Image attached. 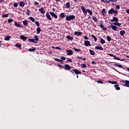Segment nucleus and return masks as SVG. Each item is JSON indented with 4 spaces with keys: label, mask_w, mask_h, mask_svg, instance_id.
Returning <instances> with one entry per match:
<instances>
[{
    "label": "nucleus",
    "mask_w": 129,
    "mask_h": 129,
    "mask_svg": "<svg viewBox=\"0 0 129 129\" xmlns=\"http://www.w3.org/2000/svg\"><path fill=\"white\" fill-rule=\"evenodd\" d=\"M109 15H112L114 14L115 15V17H116V15L118 14L117 10H114V9L111 8L110 10H109L108 13Z\"/></svg>",
    "instance_id": "f257e3e1"
},
{
    "label": "nucleus",
    "mask_w": 129,
    "mask_h": 129,
    "mask_svg": "<svg viewBox=\"0 0 129 129\" xmlns=\"http://www.w3.org/2000/svg\"><path fill=\"white\" fill-rule=\"evenodd\" d=\"M120 82L123 86H125V87H129V81L121 80Z\"/></svg>",
    "instance_id": "f03ea898"
},
{
    "label": "nucleus",
    "mask_w": 129,
    "mask_h": 129,
    "mask_svg": "<svg viewBox=\"0 0 129 129\" xmlns=\"http://www.w3.org/2000/svg\"><path fill=\"white\" fill-rule=\"evenodd\" d=\"M66 19L67 21H68V22H70V21L75 20V16L74 15L67 16Z\"/></svg>",
    "instance_id": "7ed1b4c3"
},
{
    "label": "nucleus",
    "mask_w": 129,
    "mask_h": 129,
    "mask_svg": "<svg viewBox=\"0 0 129 129\" xmlns=\"http://www.w3.org/2000/svg\"><path fill=\"white\" fill-rule=\"evenodd\" d=\"M60 59H58L57 58H54L55 61H57V62H63V60H66V58L64 56H62L60 57Z\"/></svg>",
    "instance_id": "20e7f679"
},
{
    "label": "nucleus",
    "mask_w": 129,
    "mask_h": 129,
    "mask_svg": "<svg viewBox=\"0 0 129 129\" xmlns=\"http://www.w3.org/2000/svg\"><path fill=\"white\" fill-rule=\"evenodd\" d=\"M108 55H109V56H110V57H114V59L115 60H120V58L116 57V56H115L111 53H108Z\"/></svg>",
    "instance_id": "39448f33"
},
{
    "label": "nucleus",
    "mask_w": 129,
    "mask_h": 129,
    "mask_svg": "<svg viewBox=\"0 0 129 129\" xmlns=\"http://www.w3.org/2000/svg\"><path fill=\"white\" fill-rule=\"evenodd\" d=\"M81 10L83 11V12L84 13V15L85 16H86V15H87V10H86V9H85V8H84V7H83V6H82Z\"/></svg>",
    "instance_id": "423d86ee"
},
{
    "label": "nucleus",
    "mask_w": 129,
    "mask_h": 129,
    "mask_svg": "<svg viewBox=\"0 0 129 129\" xmlns=\"http://www.w3.org/2000/svg\"><path fill=\"white\" fill-rule=\"evenodd\" d=\"M84 44L86 47L90 46H91V44H90V42L88 40L85 41Z\"/></svg>",
    "instance_id": "0eeeda50"
},
{
    "label": "nucleus",
    "mask_w": 129,
    "mask_h": 129,
    "mask_svg": "<svg viewBox=\"0 0 129 129\" xmlns=\"http://www.w3.org/2000/svg\"><path fill=\"white\" fill-rule=\"evenodd\" d=\"M49 14L50 15H51V16H52V17H53L55 19H57V18H58L57 15L54 13V12H50Z\"/></svg>",
    "instance_id": "6e6552de"
},
{
    "label": "nucleus",
    "mask_w": 129,
    "mask_h": 129,
    "mask_svg": "<svg viewBox=\"0 0 129 129\" xmlns=\"http://www.w3.org/2000/svg\"><path fill=\"white\" fill-rule=\"evenodd\" d=\"M73 71L75 73V74H81V72L79 71V70L77 69H74L73 70Z\"/></svg>",
    "instance_id": "1a4fd4ad"
},
{
    "label": "nucleus",
    "mask_w": 129,
    "mask_h": 129,
    "mask_svg": "<svg viewBox=\"0 0 129 129\" xmlns=\"http://www.w3.org/2000/svg\"><path fill=\"white\" fill-rule=\"evenodd\" d=\"M111 23H113V22H118V18L117 17H113V19L110 20Z\"/></svg>",
    "instance_id": "9d476101"
},
{
    "label": "nucleus",
    "mask_w": 129,
    "mask_h": 129,
    "mask_svg": "<svg viewBox=\"0 0 129 129\" xmlns=\"http://www.w3.org/2000/svg\"><path fill=\"white\" fill-rule=\"evenodd\" d=\"M66 52H67V54L69 55H73V51L72 50H66Z\"/></svg>",
    "instance_id": "9b49d317"
},
{
    "label": "nucleus",
    "mask_w": 129,
    "mask_h": 129,
    "mask_svg": "<svg viewBox=\"0 0 129 129\" xmlns=\"http://www.w3.org/2000/svg\"><path fill=\"white\" fill-rule=\"evenodd\" d=\"M39 11L40 12H41V14H42V15H44V14H45V11L44 10V8H41L39 9Z\"/></svg>",
    "instance_id": "f8f14e48"
},
{
    "label": "nucleus",
    "mask_w": 129,
    "mask_h": 129,
    "mask_svg": "<svg viewBox=\"0 0 129 129\" xmlns=\"http://www.w3.org/2000/svg\"><path fill=\"white\" fill-rule=\"evenodd\" d=\"M46 18L50 21H52V18H51V16H50V14H49V13L47 12L46 14Z\"/></svg>",
    "instance_id": "ddd939ff"
},
{
    "label": "nucleus",
    "mask_w": 129,
    "mask_h": 129,
    "mask_svg": "<svg viewBox=\"0 0 129 129\" xmlns=\"http://www.w3.org/2000/svg\"><path fill=\"white\" fill-rule=\"evenodd\" d=\"M102 15L104 16V17H105L106 16V11L105 9H103L102 10Z\"/></svg>",
    "instance_id": "4468645a"
},
{
    "label": "nucleus",
    "mask_w": 129,
    "mask_h": 129,
    "mask_svg": "<svg viewBox=\"0 0 129 129\" xmlns=\"http://www.w3.org/2000/svg\"><path fill=\"white\" fill-rule=\"evenodd\" d=\"M20 38L21 39H22V40H23V41H25L26 40H27V39H28V37H26L24 35H21L20 36Z\"/></svg>",
    "instance_id": "2eb2a0df"
},
{
    "label": "nucleus",
    "mask_w": 129,
    "mask_h": 129,
    "mask_svg": "<svg viewBox=\"0 0 129 129\" xmlns=\"http://www.w3.org/2000/svg\"><path fill=\"white\" fill-rule=\"evenodd\" d=\"M59 17L61 19H63V18H65V17H66V15H65V13H62L60 14Z\"/></svg>",
    "instance_id": "dca6fc26"
},
{
    "label": "nucleus",
    "mask_w": 129,
    "mask_h": 129,
    "mask_svg": "<svg viewBox=\"0 0 129 129\" xmlns=\"http://www.w3.org/2000/svg\"><path fill=\"white\" fill-rule=\"evenodd\" d=\"M100 27L101 28V29H102L103 31H106V30H107V29L106 28V27H104V26L102 24L100 25Z\"/></svg>",
    "instance_id": "f3484780"
},
{
    "label": "nucleus",
    "mask_w": 129,
    "mask_h": 129,
    "mask_svg": "<svg viewBox=\"0 0 129 129\" xmlns=\"http://www.w3.org/2000/svg\"><path fill=\"white\" fill-rule=\"evenodd\" d=\"M67 39H68V40H69L70 41H72L73 40V37L70 36V35H68L67 36Z\"/></svg>",
    "instance_id": "a211bd4d"
},
{
    "label": "nucleus",
    "mask_w": 129,
    "mask_h": 129,
    "mask_svg": "<svg viewBox=\"0 0 129 129\" xmlns=\"http://www.w3.org/2000/svg\"><path fill=\"white\" fill-rule=\"evenodd\" d=\"M75 35H78V36H81V35H82V32L79 31H76L75 32Z\"/></svg>",
    "instance_id": "6ab92c4d"
},
{
    "label": "nucleus",
    "mask_w": 129,
    "mask_h": 129,
    "mask_svg": "<svg viewBox=\"0 0 129 129\" xmlns=\"http://www.w3.org/2000/svg\"><path fill=\"white\" fill-rule=\"evenodd\" d=\"M124 34H125V31L124 30L120 31V35L121 36H124Z\"/></svg>",
    "instance_id": "aec40b11"
},
{
    "label": "nucleus",
    "mask_w": 129,
    "mask_h": 129,
    "mask_svg": "<svg viewBox=\"0 0 129 129\" xmlns=\"http://www.w3.org/2000/svg\"><path fill=\"white\" fill-rule=\"evenodd\" d=\"M113 24L115 26H121V23H119L118 22H114Z\"/></svg>",
    "instance_id": "412c9836"
},
{
    "label": "nucleus",
    "mask_w": 129,
    "mask_h": 129,
    "mask_svg": "<svg viewBox=\"0 0 129 129\" xmlns=\"http://www.w3.org/2000/svg\"><path fill=\"white\" fill-rule=\"evenodd\" d=\"M95 49H97V50H103V48L102 47V46H96Z\"/></svg>",
    "instance_id": "4be33fe9"
},
{
    "label": "nucleus",
    "mask_w": 129,
    "mask_h": 129,
    "mask_svg": "<svg viewBox=\"0 0 129 129\" xmlns=\"http://www.w3.org/2000/svg\"><path fill=\"white\" fill-rule=\"evenodd\" d=\"M15 25L16 26V27H18V28H21V24H19L18 22H14Z\"/></svg>",
    "instance_id": "5701e85b"
},
{
    "label": "nucleus",
    "mask_w": 129,
    "mask_h": 129,
    "mask_svg": "<svg viewBox=\"0 0 129 129\" xmlns=\"http://www.w3.org/2000/svg\"><path fill=\"white\" fill-rule=\"evenodd\" d=\"M28 41H29V42H32L33 43H38L37 41H35V39H28Z\"/></svg>",
    "instance_id": "b1692460"
},
{
    "label": "nucleus",
    "mask_w": 129,
    "mask_h": 129,
    "mask_svg": "<svg viewBox=\"0 0 129 129\" xmlns=\"http://www.w3.org/2000/svg\"><path fill=\"white\" fill-rule=\"evenodd\" d=\"M28 51H29L30 52H34V51H36V48L35 47H32L29 49Z\"/></svg>",
    "instance_id": "393cba45"
},
{
    "label": "nucleus",
    "mask_w": 129,
    "mask_h": 129,
    "mask_svg": "<svg viewBox=\"0 0 129 129\" xmlns=\"http://www.w3.org/2000/svg\"><path fill=\"white\" fill-rule=\"evenodd\" d=\"M36 32L37 34H40V33H41V28H40V27H37Z\"/></svg>",
    "instance_id": "a878e982"
},
{
    "label": "nucleus",
    "mask_w": 129,
    "mask_h": 129,
    "mask_svg": "<svg viewBox=\"0 0 129 129\" xmlns=\"http://www.w3.org/2000/svg\"><path fill=\"white\" fill-rule=\"evenodd\" d=\"M24 26H28V20H24L23 21Z\"/></svg>",
    "instance_id": "bb28decb"
},
{
    "label": "nucleus",
    "mask_w": 129,
    "mask_h": 129,
    "mask_svg": "<svg viewBox=\"0 0 129 129\" xmlns=\"http://www.w3.org/2000/svg\"><path fill=\"white\" fill-rule=\"evenodd\" d=\"M100 43L101 44H102V45H103V44H105V40H104V39H103V38H101Z\"/></svg>",
    "instance_id": "cd10ccee"
},
{
    "label": "nucleus",
    "mask_w": 129,
    "mask_h": 129,
    "mask_svg": "<svg viewBox=\"0 0 129 129\" xmlns=\"http://www.w3.org/2000/svg\"><path fill=\"white\" fill-rule=\"evenodd\" d=\"M20 7H22V8L23 7H25V3L24 2H21L19 4Z\"/></svg>",
    "instance_id": "c85d7f7f"
},
{
    "label": "nucleus",
    "mask_w": 129,
    "mask_h": 129,
    "mask_svg": "<svg viewBox=\"0 0 129 129\" xmlns=\"http://www.w3.org/2000/svg\"><path fill=\"white\" fill-rule=\"evenodd\" d=\"M64 67L66 69H68V70L71 69V67H70V66H69V64H66L64 66Z\"/></svg>",
    "instance_id": "c756f323"
},
{
    "label": "nucleus",
    "mask_w": 129,
    "mask_h": 129,
    "mask_svg": "<svg viewBox=\"0 0 129 129\" xmlns=\"http://www.w3.org/2000/svg\"><path fill=\"white\" fill-rule=\"evenodd\" d=\"M114 87H115V89H116V90H119L120 89V88L119 87L118 85H114Z\"/></svg>",
    "instance_id": "7c9ffc66"
},
{
    "label": "nucleus",
    "mask_w": 129,
    "mask_h": 129,
    "mask_svg": "<svg viewBox=\"0 0 129 129\" xmlns=\"http://www.w3.org/2000/svg\"><path fill=\"white\" fill-rule=\"evenodd\" d=\"M92 19H93V21H94V22H95V23H97L98 20H97V18L96 17L93 16V17H92Z\"/></svg>",
    "instance_id": "2f4dec72"
},
{
    "label": "nucleus",
    "mask_w": 129,
    "mask_h": 129,
    "mask_svg": "<svg viewBox=\"0 0 129 129\" xmlns=\"http://www.w3.org/2000/svg\"><path fill=\"white\" fill-rule=\"evenodd\" d=\"M112 29L113 30V31H117V27H116L115 26H112Z\"/></svg>",
    "instance_id": "473e14b6"
},
{
    "label": "nucleus",
    "mask_w": 129,
    "mask_h": 129,
    "mask_svg": "<svg viewBox=\"0 0 129 129\" xmlns=\"http://www.w3.org/2000/svg\"><path fill=\"white\" fill-rule=\"evenodd\" d=\"M90 53L91 54V55H95V52H94V51L91 50V49H90Z\"/></svg>",
    "instance_id": "72a5a7b5"
},
{
    "label": "nucleus",
    "mask_w": 129,
    "mask_h": 129,
    "mask_svg": "<svg viewBox=\"0 0 129 129\" xmlns=\"http://www.w3.org/2000/svg\"><path fill=\"white\" fill-rule=\"evenodd\" d=\"M29 19L30 20V21H31V22H33V23H35V21H36V20H35L34 18L32 17H29Z\"/></svg>",
    "instance_id": "f704fd0d"
},
{
    "label": "nucleus",
    "mask_w": 129,
    "mask_h": 129,
    "mask_svg": "<svg viewBox=\"0 0 129 129\" xmlns=\"http://www.w3.org/2000/svg\"><path fill=\"white\" fill-rule=\"evenodd\" d=\"M108 83H111L112 84H116V83H117V82L116 81H108Z\"/></svg>",
    "instance_id": "c9c22d12"
},
{
    "label": "nucleus",
    "mask_w": 129,
    "mask_h": 129,
    "mask_svg": "<svg viewBox=\"0 0 129 129\" xmlns=\"http://www.w3.org/2000/svg\"><path fill=\"white\" fill-rule=\"evenodd\" d=\"M88 13H89V14H90V16H92V11H91V10H89V9H87V10Z\"/></svg>",
    "instance_id": "e433bc0d"
},
{
    "label": "nucleus",
    "mask_w": 129,
    "mask_h": 129,
    "mask_svg": "<svg viewBox=\"0 0 129 129\" xmlns=\"http://www.w3.org/2000/svg\"><path fill=\"white\" fill-rule=\"evenodd\" d=\"M115 66H116L117 67H119V68H122V66L121 64H118L117 63H115Z\"/></svg>",
    "instance_id": "4c0bfd02"
},
{
    "label": "nucleus",
    "mask_w": 129,
    "mask_h": 129,
    "mask_svg": "<svg viewBox=\"0 0 129 129\" xmlns=\"http://www.w3.org/2000/svg\"><path fill=\"white\" fill-rule=\"evenodd\" d=\"M107 40L108 42H110L111 41V37L109 36H107Z\"/></svg>",
    "instance_id": "58836bf2"
},
{
    "label": "nucleus",
    "mask_w": 129,
    "mask_h": 129,
    "mask_svg": "<svg viewBox=\"0 0 129 129\" xmlns=\"http://www.w3.org/2000/svg\"><path fill=\"white\" fill-rule=\"evenodd\" d=\"M35 40V41H39V37H38V35H35L34 36Z\"/></svg>",
    "instance_id": "ea45409f"
},
{
    "label": "nucleus",
    "mask_w": 129,
    "mask_h": 129,
    "mask_svg": "<svg viewBox=\"0 0 129 129\" xmlns=\"http://www.w3.org/2000/svg\"><path fill=\"white\" fill-rule=\"evenodd\" d=\"M66 7L67 9H69V8H70V3L69 2L67 3L66 4Z\"/></svg>",
    "instance_id": "a19ab883"
},
{
    "label": "nucleus",
    "mask_w": 129,
    "mask_h": 129,
    "mask_svg": "<svg viewBox=\"0 0 129 129\" xmlns=\"http://www.w3.org/2000/svg\"><path fill=\"white\" fill-rule=\"evenodd\" d=\"M11 38V36H7L6 38H5V40L6 41H10V38Z\"/></svg>",
    "instance_id": "79ce46f5"
},
{
    "label": "nucleus",
    "mask_w": 129,
    "mask_h": 129,
    "mask_svg": "<svg viewBox=\"0 0 129 129\" xmlns=\"http://www.w3.org/2000/svg\"><path fill=\"white\" fill-rule=\"evenodd\" d=\"M74 49H75L76 52H81V49H77L75 47Z\"/></svg>",
    "instance_id": "37998d69"
},
{
    "label": "nucleus",
    "mask_w": 129,
    "mask_h": 129,
    "mask_svg": "<svg viewBox=\"0 0 129 129\" xmlns=\"http://www.w3.org/2000/svg\"><path fill=\"white\" fill-rule=\"evenodd\" d=\"M35 25H36L37 27H40V22H39V21L35 22Z\"/></svg>",
    "instance_id": "c03bdc74"
},
{
    "label": "nucleus",
    "mask_w": 129,
    "mask_h": 129,
    "mask_svg": "<svg viewBox=\"0 0 129 129\" xmlns=\"http://www.w3.org/2000/svg\"><path fill=\"white\" fill-rule=\"evenodd\" d=\"M15 46L17 47V48H20V49H22V47H22V46L20 44H16Z\"/></svg>",
    "instance_id": "a18cd8bd"
},
{
    "label": "nucleus",
    "mask_w": 129,
    "mask_h": 129,
    "mask_svg": "<svg viewBox=\"0 0 129 129\" xmlns=\"http://www.w3.org/2000/svg\"><path fill=\"white\" fill-rule=\"evenodd\" d=\"M91 37H92L94 39L95 41H97V38H96V37L95 36L92 35Z\"/></svg>",
    "instance_id": "49530a36"
},
{
    "label": "nucleus",
    "mask_w": 129,
    "mask_h": 129,
    "mask_svg": "<svg viewBox=\"0 0 129 129\" xmlns=\"http://www.w3.org/2000/svg\"><path fill=\"white\" fill-rule=\"evenodd\" d=\"M3 18H8L9 17V15L8 14H4L2 16Z\"/></svg>",
    "instance_id": "de8ad7c7"
},
{
    "label": "nucleus",
    "mask_w": 129,
    "mask_h": 129,
    "mask_svg": "<svg viewBox=\"0 0 129 129\" xmlns=\"http://www.w3.org/2000/svg\"><path fill=\"white\" fill-rule=\"evenodd\" d=\"M13 21H14L12 19H9L8 20V23H13Z\"/></svg>",
    "instance_id": "09e8293b"
},
{
    "label": "nucleus",
    "mask_w": 129,
    "mask_h": 129,
    "mask_svg": "<svg viewBox=\"0 0 129 129\" xmlns=\"http://www.w3.org/2000/svg\"><path fill=\"white\" fill-rule=\"evenodd\" d=\"M97 83H101V84H103V82H102L101 80L97 81Z\"/></svg>",
    "instance_id": "8fccbe9b"
},
{
    "label": "nucleus",
    "mask_w": 129,
    "mask_h": 129,
    "mask_svg": "<svg viewBox=\"0 0 129 129\" xmlns=\"http://www.w3.org/2000/svg\"><path fill=\"white\" fill-rule=\"evenodd\" d=\"M82 66H83L82 68H87V66L85 64H82Z\"/></svg>",
    "instance_id": "3c124183"
},
{
    "label": "nucleus",
    "mask_w": 129,
    "mask_h": 129,
    "mask_svg": "<svg viewBox=\"0 0 129 129\" xmlns=\"http://www.w3.org/2000/svg\"><path fill=\"white\" fill-rule=\"evenodd\" d=\"M116 9H117V10H119V9H120V6L119 5H116Z\"/></svg>",
    "instance_id": "603ef678"
},
{
    "label": "nucleus",
    "mask_w": 129,
    "mask_h": 129,
    "mask_svg": "<svg viewBox=\"0 0 129 129\" xmlns=\"http://www.w3.org/2000/svg\"><path fill=\"white\" fill-rule=\"evenodd\" d=\"M14 6L15 8H18V3H14Z\"/></svg>",
    "instance_id": "864d4df0"
},
{
    "label": "nucleus",
    "mask_w": 129,
    "mask_h": 129,
    "mask_svg": "<svg viewBox=\"0 0 129 129\" xmlns=\"http://www.w3.org/2000/svg\"><path fill=\"white\" fill-rule=\"evenodd\" d=\"M109 3H115V2H116V1L115 0H109Z\"/></svg>",
    "instance_id": "5fc2aeb1"
},
{
    "label": "nucleus",
    "mask_w": 129,
    "mask_h": 129,
    "mask_svg": "<svg viewBox=\"0 0 129 129\" xmlns=\"http://www.w3.org/2000/svg\"><path fill=\"white\" fill-rule=\"evenodd\" d=\"M68 61L71 62H72V59L70 58H68Z\"/></svg>",
    "instance_id": "6e6d98bb"
},
{
    "label": "nucleus",
    "mask_w": 129,
    "mask_h": 129,
    "mask_svg": "<svg viewBox=\"0 0 129 129\" xmlns=\"http://www.w3.org/2000/svg\"><path fill=\"white\" fill-rule=\"evenodd\" d=\"M27 16H30V11L29 10H27Z\"/></svg>",
    "instance_id": "4d7b16f0"
},
{
    "label": "nucleus",
    "mask_w": 129,
    "mask_h": 129,
    "mask_svg": "<svg viewBox=\"0 0 129 129\" xmlns=\"http://www.w3.org/2000/svg\"><path fill=\"white\" fill-rule=\"evenodd\" d=\"M84 37L85 40H88V37H87V36L86 35Z\"/></svg>",
    "instance_id": "13d9d810"
},
{
    "label": "nucleus",
    "mask_w": 129,
    "mask_h": 129,
    "mask_svg": "<svg viewBox=\"0 0 129 129\" xmlns=\"http://www.w3.org/2000/svg\"><path fill=\"white\" fill-rule=\"evenodd\" d=\"M92 64H93V65H95L96 64V62H95V61H92Z\"/></svg>",
    "instance_id": "bf43d9fd"
},
{
    "label": "nucleus",
    "mask_w": 129,
    "mask_h": 129,
    "mask_svg": "<svg viewBox=\"0 0 129 129\" xmlns=\"http://www.w3.org/2000/svg\"><path fill=\"white\" fill-rule=\"evenodd\" d=\"M104 3H108V4H109V0H104Z\"/></svg>",
    "instance_id": "052dcab7"
},
{
    "label": "nucleus",
    "mask_w": 129,
    "mask_h": 129,
    "mask_svg": "<svg viewBox=\"0 0 129 129\" xmlns=\"http://www.w3.org/2000/svg\"><path fill=\"white\" fill-rule=\"evenodd\" d=\"M34 4L36 5V6H38V5H39V3H38L37 2H35Z\"/></svg>",
    "instance_id": "680f3d73"
},
{
    "label": "nucleus",
    "mask_w": 129,
    "mask_h": 129,
    "mask_svg": "<svg viewBox=\"0 0 129 129\" xmlns=\"http://www.w3.org/2000/svg\"><path fill=\"white\" fill-rule=\"evenodd\" d=\"M58 67H60V68H64V67H62V66H61L60 64H58Z\"/></svg>",
    "instance_id": "e2e57ef3"
},
{
    "label": "nucleus",
    "mask_w": 129,
    "mask_h": 129,
    "mask_svg": "<svg viewBox=\"0 0 129 129\" xmlns=\"http://www.w3.org/2000/svg\"><path fill=\"white\" fill-rule=\"evenodd\" d=\"M55 49H57V50H61V48H59V47L58 46L56 47Z\"/></svg>",
    "instance_id": "0e129e2a"
},
{
    "label": "nucleus",
    "mask_w": 129,
    "mask_h": 129,
    "mask_svg": "<svg viewBox=\"0 0 129 129\" xmlns=\"http://www.w3.org/2000/svg\"><path fill=\"white\" fill-rule=\"evenodd\" d=\"M126 13H127V14H129V9L126 10Z\"/></svg>",
    "instance_id": "69168bd1"
},
{
    "label": "nucleus",
    "mask_w": 129,
    "mask_h": 129,
    "mask_svg": "<svg viewBox=\"0 0 129 129\" xmlns=\"http://www.w3.org/2000/svg\"><path fill=\"white\" fill-rule=\"evenodd\" d=\"M78 59H81L82 60V59H83V58H82L81 57H80V56H78Z\"/></svg>",
    "instance_id": "338daca9"
},
{
    "label": "nucleus",
    "mask_w": 129,
    "mask_h": 129,
    "mask_svg": "<svg viewBox=\"0 0 129 129\" xmlns=\"http://www.w3.org/2000/svg\"><path fill=\"white\" fill-rule=\"evenodd\" d=\"M112 26H113V25H110V26H109V28H112Z\"/></svg>",
    "instance_id": "774afa93"
}]
</instances>
